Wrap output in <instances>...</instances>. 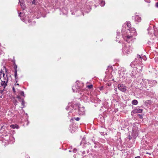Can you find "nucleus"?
<instances>
[{
	"mask_svg": "<svg viewBox=\"0 0 158 158\" xmlns=\"http://www.w3.org/2000/svg\"><path fill=\"white\" fill-rule=\"evenodd\" d=\"M122 33L124 39L129 42L132 40L133 36L137 35L136 31L134 28H129L127 30L124 26H123Z\"/></svg>",
	"mask_w": 158,
	"mask_h": 158,
	"instance_id": "nucleus-1",
	"label": "nucleus"
},
{
	"mask_svg": "<svg viewBox=\"0 0 158 158\" xmlns=\"http://www.w3.org/2000/svg\"><path fill=\"white\" fill-rule=\"evenodd\" d=\"M145 56H142L141 55H137L136 58H135L134 61L132 62L130 65L131 67H134L135 65L138 66L137 65L141 64L142 60H146Z\"/></svg>",
	"mask_w": 158,
	"mask_h": 158,
	"instance_id": "nucleus-2",
	"label": "nucleus"
},
{
	"mask_svg": "<svg viewBox=\"0 0 158 158\" xmlns=\"http://www.w3.org/2000/svg\"><path fill=\"white\" fill-rule=\"evenodd\" d=\"M131 49L132 48L131 46L128 43L125 44L124 47L123 48V50L127 53H128L131 51Z\"/></svg>",
	"mask_w": 158,
	"mask_h": 158,
	"instance_id": "nucleus-3",
	"label": "nucleus"
},
{
	"mask_svg": "<svg viewBox=\"0 0 158 158\" xmlns=\"http://www.w3.org/2000/svg\"><path fill=\"white\" fill-rule=\"evenodd\" d=\"M118 89L123 92H125L127 90V87L123 84H119L118 85Z\"/></svg>",
	"mask_w": 158,
	"mask_h": 158,
	"instance_id": "nucleus-4",
	"label": "nucleus"
},
{
	"mask_svg": "<svg viewBox=\"0 0 158 158\" xmlns=\"http://www.w3.org/2000/svg\"><path fill=\"white\" fill-rule=\"evenodd\" d=\"M137 68L136 67H134L133 70L132 71L131 73L130 74L131 76L132 77H135L136 75L138 73V72L137 70Z\"/></svg>",
	"mask_w": 158,
	"mask_h": 158,
	"instance_id": "nucleus-5",
	"label": "nucleus"
},
{
	"mask_svg": "<svg viewBox=\"0 0 158 158\" xmlns=\"http://www.w3.org/2000/svg\"><path fill=\"white\" fill-rule=\"evenodd\" d=\"M78 114L79 115H83L85 114V110L84 107H79L78 109Z\"/></svg>",
	"mask_w": 158,
	"mask_h": 158,
	"instance_id": "nucleus-6",
	"label": "nucleus"
},
{
	"mask_svg": "<svg viewBox=\"0 0 158 158\" xmlns=\"http://www.w3.org/2000/svg\"><path fill=\"white\" fill-rule=\"evenodd\" d=\"M1 86L2 87L3 89L4 90L6 87L7 85V84L8 82H6L1 79Z\"/></svg>",
	"mask_w": 158,
	"mask_h": 158,
	"instance_id": "nucleus-7",
	"label": "nucleus"
},
{
	"mask_svg": "<svg viewBox=\"0 0 158 158\" xmlns=\"http://www.w3.org/2000/svg\"><path fill=\"white\" fill-rule=\"evenodd\" d=\"M143 110L142 109H139V108H136L134 110H133L131 113H140L142 112Z\"/></svg>",
	"mask_w": 158,
	"mask_h": 158,
	"instance_id": "nucleus-8",
	"label": "nucleus"
},
{
	"mask_svg": "<svg viewBox=\"0 0 158 158\" xmlns=\"http://www.w3.org/2000/svg\"><path fill=\"white\" fill-rule=\"evenodd\" d=\"M135 21L137 22H140L141 21V18L139 15H135Z\"/></svg>",
	"mask_w": 158,
	"mask_h": 158,
	"instance_id": "nucleus-9",
	"label": "nucleus"
},
{
	"mask_svg": "<svg viewBox=\"0 0 158 158\" xmlns=\"http://www.w3.org/2000/svg\"><path fill=\"white\" fill-rule=\"evenodd\" d=\"M4 71H5L6 72V69L5 66H4L3 67L2 69H1V70L0 72V79H1L2 76L3 75V73H5Z\"/></svg>",
	"mask_w": 158,
	"mask_h": 158,
	"instance_id": "nucleus-10",
	"label": "nucleus"
},
{
	"mask_svg": "<svg viewBox=\"0 0 158 158\" xmlns=\"http://www.w3.org/2000/svg\"><path fill=\"white\" fill-rule=\"evenodd\" d=\"M22 0H19V2L20 3V6L22 8L23 10H24L25 9V4L24 2H21Z\"/></svg>",
	"mask_w": 158,
	"mask_h": 158,
	"instance_id": "nucleus-11",
	"label": "nucleus"
},
{
	"mask_svg": "<svg viewBox=\"0 0 158 158\" xmlns=\"http://www.w3.org/2000/svg\"><path fill=\"white\" fill-rule=\"evenodd\" d=\"M80 88L78 86H77L76 87L73 86V87L72 89L73 92H74L75 91L77 92V90H78V89H79Z\"/></svg>",
	"mask_w": 158,
	"mask_h": 158,
	"instance_id": "nucleus-12",
	"label": "nucleus"
},
{
	"mask_svg": "<svg viewBox=\"0 0 158 158\" xmlns=\"http://www.w3.org/2000/svg\"><path fill=\"white\" fill-rule=\"evenodd\" d=\"M6 136H7V138H5V139L6 140V141L8 143H9L10 141H9V139H11L12 138V137L11 136V137H10V135H6Z\"/></svg>",
	"mask_w": 158,
	"mask_h": 158,
	"instance_id": "nucleus-13",
	"label": "nucleus"
},
{
	"mask_svg": "<svg viewBox=\"0 0 158 158\" xmlns=\"http://www.w3.org/2000/svg\"><path fill=\"white\" fill-rule=\"evenodd\" d=\"M14 76L15 80L16 81V82H17L18 81L17 80H16L18 78L17 70H15Z\"/></svg>",
	"mask_w": 158,
	"mask_h": 158,
	"instance_id": "nucleus-14",
	"label": "nucleus"
},
{
	"mask_svg": "<svg viewBox=\"0 0 158 158\" xmlns=\"http://www.w3.org/2000/svg\"><path fill=\"white\" fill-rule=\"evenodd\" d=\"M99 2H99L100 5L101 6H103L105 5V2L104 1H103L102 0H100Z\"/></svg>",
	"mask_w": 158,
	"mask_h": 158,
	"instance_id": "nucleus-15",
	"label": "nucleus"
},
{
	"mask_svg": "<svg viewBox=\"0 0 158 158\" xmlns=\"http://www.w3.org/2000/svg\"><path fill=\"white\" fill-rule=\"evenodd\" d=\"M138 102L136 100H134L132 101V104L133 105H137L138 104Z\"/></svg>",
	"mask_w": 158,
	"mask_h": 158,
	"instance_id": "nucleus-16",
	"label": "nucleus"
},
{
	"mask_svg": "<svg viewBox=\"0 0 158 158\" xmlns=\"http://www.w3.org/2000/svg\"><path fill=\"white\" fill-rule=\"evenodd\" d=\"M3 80H4L5 81H6V82H8V78L7 77V75H6V77H4L3 78V79H2Z\"/></svg>",
	"mask_w": 158,
	"mask_h": 158,
	"instance_id": "nucleus-17",
	"label": "nucleus"
},
{
	"mask_svg": "<svg viewBox=\"0 0 158 158\" xmlns=\"http://www.w3.org/2000/svg\"><path fill=\"white\" fill-rule=\"evenodd\" d=\"M145 102L147 105L151 104H152V101H151V100H148L146 101H145Z\"/></svg>",
	"mask_w": 158,
	"mask_h": 158,
	"instance_id": "nucleus-18",
	"label": "nucleus"
},
{
	"mask_svg": "<svg viewBox=\"0 0 158 158\" xmlns=\"http://www.w3.org/2000/svg\"><path fill=\"white\" fill-rule=\"evenodd\" d=\"M22 102H21V104L23 106V107H22V108H23L25 106V102L24 100V99L23 98L22 99Z\"/></svg>",
	"mask_w": 158,
	"mask_h": 158,
	"instance_id": "nucleus-19",
	"label": "nucleus"
},
{
	"mask_svg": "<svg viewBox=\"0 0 158 158\" xmlns=\"http://www.w3.org/2000/svg\"><path fill=\"white\" fill-rule=\"evenodd\" d=\"M19 94L24 97H25L24 92L23 91H21L19 92Z\"/></svg>",
	"mask_w": 158,
	"mask_h": 158,
	"instance_id": "nucleus-20",
	"label": "nucleus"
},
{
	"mask_svg": "<svg viewBox=\"0 0 158 158\" xmlns=\"http://www.w3.org/2000/svg\"><path fill=\"white\" fill-rule=\"evenodd\" d=\"M127 25L128 27H129V28H130V27L131 26V24L130 22H127Z\"/></svg>",
	"mask_w": 158,
	"mask_h": 158,
	"instance_id": "nucleus-21",
	"label": "nucleus"
},
{
	"mask_svg": "<svg viewBox=\"0 0 158 158\" xmlns=\"http://www.w3.org/2000/svg\"><path fill=\"white\" fill-rule=\"evenodd\" d=\"M16 98H18L19 100V101H21L22 100V99H23L19 95H17L16 96Z\"/></svg>",
	"mask_w": 158,
	"mask_h": 158,
	"instance_id": "nucleus-22",
	"label": "nucleus"
},
{
	"mask_svg": "<svg viewBox=\"0 0 158 158\" xmlns=\"http://www.w3.org/2000/svg\"><path fill=\"white\" fill-rule=\"evenodd\" d=\"M152 83L153 84V85H155L157 83V81H152Z\"/></svg>",
	"mask_w": 158,
	"mask_h": 158,
	"instance_id": "nucleus-23",
	"label": "nucleus"
},
{
	"mask_svg": "<svg viewBox=\"0 0 158 158\" xmlns=\"http://www.w3.org/2000/svg\"><path fill=\"white\" fill-rule=\"evenodd\" d=\"M73 119H75V120H76V121H78L80 120V118L79 117H77V118L74 117L73 118Z\"/></svg>",
	"mask_w": 158,
	"mask_h": 158,
	"instance_id": "nucleus-24",
	"label": "nucleus"
},
{
	"mask_svg": "<svg viewBox=\"0 0 158 158\" xmlns=\"http://www.w3.org/2000/svg\"><path fill=\"white\" fill-rule=\"evenodd\" d=\"M87 87L89 89H91L93 87V85H88L87 86Z\"/></svg>",
	"mask_w": 158,
	"mask_h": 158,
	"instance_id": "nucleus-25",
	"label": "nucleus"
},
{
	"mask_svg": "<svg viewBox=\"0 0 158 158\" xmlns=\"http://www.w3.org/2000/svg\"><path fill=\"white\" fill-rule=\"evenodd\" d=\"M10 127L13 129L15 128L16 127H15V125H10Z\"/></svg>",
	"mask_w": 158,
	"mask_h": 158,
	"instance_id": "nucleus-26",
	"label": "nucleus"
},
{
	"mask_svg": "<svg viewBox=\"0 0 158 158\" xmlns=\"http://www.w3.org/2000/svg\"><path fill=\"white\" fill-rule=\"evenodd\" d=\"M32 4H35V0H33L32 2Z\"/></svg>",
	"mask_w": 158,
	"mask_h": 158,
	"instance_id": "nucleus-27",
	"label": "nucleus"
},
{
	"mask_svg": "<svg viewBox=\"0 0 158 158\" xmlns=\"http://www.w3.org/2000/svg\"><path fill=\"white\" fill-rule=\"evenodd\" d=\"M12 89H13V92L14 93H15L16 92V91L15 90V88L14 87H13Z\"/></svg>",
	"mask_w": 158,
	"mask_h": 158,
	"instance_id": "nucleus-28",
	"label": "nucleus"
},
{
	"mask_svg": "<svg viewBox=\"0 0 158 158\" xmlns=\"http://www.w3.org/2000/svg\"><path fill=\"white\" fill-rule=\"evenodd\" d=\"M17 65H15V66L14 67V69L15 70H17Z\"/></svg>",
	"mask_w": 158,
	"mask_h": 158,
	"instance_id": "nucleus-29",
	"label": "nucleus"
},
{
	"mask_svg": "<svg viewBox=\"0 0 158 158\" xmlns=\"http://www.w3.org/2000/svg\"><path fill=\"white\" fill-rule=\"evenodd\" d=\"M73 152L74 153H75L77 151V149H74L73 150Z\"/></svg>",
	"mask_w": 158,
	"mask_h": 158,
	"instance_id": "nucleus-30",
	"label": "nucleus"
},
{
	"mask_svg": "<svg viewBox=\"0 0 158 158\" xmlns=\"http://www.w3.org/2000/svg\"><path fill=\"white\" fill-rule=\"evenodd\" d=\"M145 1L149 3L150 2V0H145Z\"/></svg>",
	"mask_w": 158,
	"mask_h": 158,
	"instance_id": "nucleus-31",
	"label": "nucleus"
},
{
	"mask_svg": "<svg viewBox=\"0 0 158 158\" xmlns=\"http://www.w3.org/2000/svg\"><path fill=\"white\" fill-rule=\"evenodd\" d=\"M117 35H118V36H119L120 35V32H117Z\"/></svg>",
	"mask_w": 158,
	"mask_h": 158,
	"instance_id": "nucleus-32",
	"label": "nucleus"
},
{
	"mask_svg": "<svg viewBox=\"0 0 158 158\" xmlns=\"http://www.w3.org/2000/svg\"><path fill=\"white\" fill-rule=\"evenodd\" d=\"M155 6L156 7L158 8V2L156 3Z\"/></svg>",
	"mask_w": 158,
	"mask_h": 158,
	"instance_id": "nucleus-33",
	"label": "nucleus"
},
{
	"mask_svg": "<svg viewBox=\"0 0 158 158\" xmlns=\"http://www.w3.org/2000/svg\"><path fill=\"white\" fill-rule=\"evenodd\" d=\"M4 90L3 89V90H0V93L1 94H2Z\"/></svg>",
	"mask_w": 158,
	"mask_h": 158,
	"instance_id": "nucleus-34",
	"label": "nucleus"
},
{
	"mask_svg": "<svg viewBox=\"0 0 158 158\" xmlns=\"http://www.w3.org/2000/svg\"><path fill=\"white\" fill-rule=\"evenodd\" d=\"M2 75L3 78H4V77H6V75H5V73H3V75Z\"/></svg>",
	"mask_w": 158,
	"mask_h": 158,
	"instance_id": "nucleus-35",
	"label": "nucleus"
},
{
	"mask_svg": "<svg viewBox=\"0 0 158 158\" xmlns=\"http://www.w3.org/2000/svg\"><path fill=\"white\" fill-rule=\"evenodd\" d=\"M15 127H16L15 128H18V126H17V125H15Z\"/></svg>",
	"mask_w": 158,
	"mask_h": 158,
	"instance_id": "nucleus-36",
	"label": "nucleus"
},
{
	"mask_svg": "<svg viewBox=\"0 0 158 158\" xmlns=\"http://www.w3.org/2000/svg\"><path fill=\"white\" fill-rule=\"evenodd\" d=\"M22 14V13L21 12H20L19 14V16L20 17H21V14Z\"/></svg>",
	"mask_w": 158,
	"mask_h": 158,
	"instance_id": "nucleus-37",
	"label": "nucleus"
},
{
	"mask_svg": "<svg viewBox=\"0 0 158 158\" xmlns=\"http://www.w3.org/2000/svg\"><path fill=\"white\" fill-rule=\"evenodd\" d=\"M85 151H83V152H82V154H85Z\"/></svg>",
	"mask_w": 158,
	"mask_h": 158,
	"instance_id": "nucleus-38",
	"label": "nucleus"
},
{
	"mask_svg": "<svg viewBox=\"0 0 158 158\" xmlns=\"http://www.w3.org/2000/svg\"><path fill=\"white\" fill-rule=\"evenodd\" d=\"M135 158H140V157L139 156H138L137 157H135Z\"/></svg>",
	"mask_w": 158,
	"mask_h": 158,
	"instance_id": "nucleus-39",
	"label": "nucleus"
},
{
	"mask_svg": "<svg viewBox=\"0 0 158 158\" xmlns=\"http://www.w3.org/2000/svg\"><path fill=\"white\" fill-rule=\"evenodd\" d=\"M142 87H145V88L146 87V85H145V86H144V85L143 86V85H142Z\"/></svg>",
	"mask_w": 158,
	"mask_h": 158,
	"instance_id": "nucleus-40",
	"label": "nucleus"
},
{
	"mask_svg": "<svg viewBox=\"0 0 158 158\" xmlns=\"http://www.w3.org/2000/svg\"><path fill=\"white\" fill-rule=\"evenodd\" d=\"M144 83V82H142L141 84L143 85Z\"/></svg>",
	"mask_w": 158,
	"mask_h": 158,
	"instance_id": "nucleus-41",
	"label": "nucleus"
},
{
	"mask_svg": "<svg viewBox=\"0 0 158 158\" xmlns=\"http://www.w3.org/2000/svg\"><path fill=\"white\" fill-rule=\"evenodd\" d=\"M68 107H67V108H66V110H68Z\"/></svg>",
	"mask_w": 158,
	"mask_h": 158,
	"instance_id": "nucleus-42",
	"label": "nucleus"
},
{
	"mask_svg": "<svg viewBox=\"0 0 158 158\" xmlns=\"http://www.w3.org/2000/svg\"><path fill=\"white\" fill-rule=\"evenodd\" d=\"M15 101L16 102H17V101L16 100H15Z\"/></svg>",
	"mask_w": 158,
	"mask_h": 158,
	"instance_id": "nucleus-43",
	"label": "nucleus"
},
{
	"mask_svg": "<svg viewBox=\"0 0 158 158\" xmlns=\"http://www.w3.org/2000/svg\"><path fill=\"white\" fill-rule=\"evenodd\" d=\"M16 85H19V84H17Z\"/></svg>",
	"mask_w": 158,
	"mask_h": 158,
	"instance_id": "nucleus-44",
	"label": "nucleus"
},
{
	"mask_svg": "<svg viewBox=\"0 0 158 158\" xmlns=\"http://www.w3.org/2000/svg\"><path fill=\"white\" fill-rule=\"evenodd\" d=\"M77 82H78V81H77L76 82V83H77Z\"/></svg>",
	"mask_w": 158,
	"mask_h": 158,
	"instance_id": "nucleus-45",
	"label": "nucleus"
},
{
	"mask_svg": "<svg viewBox=\"0 0 158 158\" xmlns=\"http://www.w3.org/2000/svg\"><path fill=\"white\" fill-rule=\"evenodd\" d=\"M115 91H116V88L115 89Z\"/></svg>",
	"mask_w": 158,
	"mask_h": 158,
	"instance_id": "nucleus-46",
	"label": "nucleus"
},
{
	"mask_svg": "<svg viewBox=\"0 0 158 158\" xmlns=\"http://www.w3.org/2000/svg\"><path fill=\"white\" fill-rule=\"evenodd\" d=\"M157 147H158V144L157 145Z\"/></svg>",
	"mask_w": 158,
	"mask_h": 158,
	"instance_id": "nucleus-47",
	"label": "nucleus"
}]
</instances>
